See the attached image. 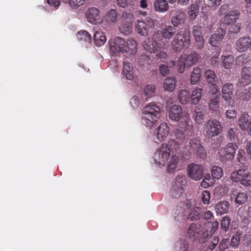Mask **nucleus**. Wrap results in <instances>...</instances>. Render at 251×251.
<instances>
[{
	"mask_svg": "<svg viewBox=\"0 0 251 251\" xmlns=\"http://www.w3.org/2000/svg\"><path fill=\"white\" fill-rule=\"evenodd\" d=\"M129 41L131 47L129 44L122 38L116 37L110 39L108 44L110 55L113 56H117L121 52H129L131 54H134L137 51V43L133 39Z\"/></svg>",
	"mask_w": 251,
	"mask_h": 251,
	"instance_id": "1",
	"label": "nucleus"
},
{
	"mask_svg": "<svg viewBox=\"0 0 251 251\" xmlns=\"http://www.w3.org/2000/svg\"><path fill=\"white\" fill-rule=\"evenodd\" d=\"M179 150L178 144L174 141L162 144L155 153V161L159 165L164 166L170 156L176 154Z\"/></svg>",
	"mask_w": 251,
	"mask_h": 251,
	"instance_id": "2",
	"label": "nucleus"
},
{
	"mask_svg": "<svg viewBox=\"0 0 251 251\" xmlns=\"http://www.w3.org/2000/svg\"><path fill=\"white\" fill-rule=\"evenodd\" d=\"M160 113V107L158 105L154 102L149 103L143 109V123L148 127H152L159 119Z\"/></svg>",
	"mask_w": 251,
	"mask_h": 251,
	"instance_id": "3",
	"label": "nucleus"
},
{
	"mask_svg": "<svg viewBox=\"0 0 251 251\" xmlns=\"http://www.w3.org/2000/svg\"><path fill=\"white\" fill-rule=\"evenodd\" d=\"M169 118L175 121L181 120L183 127L189 130H193V125L191 121L189 114L187 113H183L181 107L177 105H173L169 111Z\"/></svg>",
	"mask_w": 251,
	"mask_h": 251,
	"instance_id": "4",
	"label": "nucleus"
},
{
	"mask_svg": "<svg viewBox=\"0 0 251 251\" xmlns=\"http://www.w3.org/2000/svg\"><path fill=\"white\" fill-rule=\"evenodd\" d=\"M189 33L187 31H181L174 37L171 42V47L174 52L180 51L184 48H188L190 45Z\"/></svg>",
	"mask_w": 251,
	"mask_h": 251,
	"instance_id": "5",
	"label": "nucleus"
},
{
	"mask_svg": "<svg viewBox=\"0 0 251 251\" xmlns=\"http://www.w3.org/2000/svg\"><path fill=\"white\" fill-rule=\"evenodd\" d=\"M200 55L194 52L188 55L185 54H182L179 57L177 70L179 73H182L185 71L186 67H191L195 64L200 59Z\"/></svg>",
	"mask_w": 251,
	"mask_h": 251,
	"instance_id": "6",
	"label": "nucleus"
},
{
	"mask_svg": "<svg viewBox=\"0 0 251 251\" xmlns=\"http://www.w3.org/2000/svg\"><path fill=\"white\" fill-rule=\"evenodd\" d=\"M230 179L235 182H240L242 185L251 186V173L244 169H240L231 174Z\"/></svg>",
	"mask_w": 251,
	"mask_h": 251,
	"instance_id": "7",
	"label": "nucleus"
},
{
	"mask_svg": "<svg viewBox=\"0 0 251 251\" xmlns=\"http://www.w3.org/2000/svg\"><path fill=\"white\" fill-rule=\"evenodd\" d=\"M204 128L206 135L209 137L217 136L223 130L221 123L215 119L207 121L204 125Z\"/></svg>",
	"mask_w": 251,
	"mask_h": 251,
	"instance_id": "8",
	"label": "nucleus"
},
{
	"mask_svg": "<svg viewBox=\"0 0 251 251\" xmlns=\"http://www.w3.org/2000/svg\"><path fill=\"white\" fill-rule=\"evenodd\" d=\"M154 26V20L147 17L145 20H138L135 25V31L142 36H147Z\"/></svg>",
	"mask_w": 251,
	"mask_h": 251,
	"instance_id": "9",
	"label": "nucleus"
},
{
	"mask_svg": "<svg viewBox=\"0 0 251 251\" xmlns=\"http://www.w3.org/2000/svg\"><path fill=\"white\" fill-rule=\"evenodd\" d=\"M189 144L190 148L188 151L190 153L197 155L201 158L205 156L206 151L199 139L192 138L190 141Z\"/></svg>",
	"mask_w": 251,
	"mask_h": 251,
	"instance_id": "10",
	"label": "nucleus"
},
{
	"mask_svg": "<svg viewBox=\"0 0 251 251\" xmlns=\"http://www.w3.org/2000/svg\"><path fill=\"white\" fill-rule=\"evenodd\" d=\"M186 182L185 178L183 176H177L176 178L175 184L171 189L170 195L173 198L179 197L183 192L184 187Z\"/></svg>",
	"mask_w": 251,
	"mask_h": 251,
	"instance_id": "11",
	"label": "nucleus"
},
{
	"mask_svg": "<svg viewBox=\"0 0 251 251\" xmlns=\"http://www.w3.org/2000/svg\"><path fill=\"white\" fill-rule=\"evenodd\" d=\"M203 170L202 166L195 163H191L187 167L189 176L195 180H200L202 177Z\"/></svg>",
	"mask_w": 251,
	"mask_h": 251,
	"instance_id": "12",
	"label": "nucleus"
},
{
	"mask_svg": "<svg viewBox=\"0 0 251 251\" xmlns=\"http://www.w3.org/2000/svg\"><path fill=\"white\" fill-rule=\"evenodd\" d=\"M86 17L87 21L92 24H100L102 21L100 10L95 7H90L87 10Z\"/></svg>",
	"mask_w": 251,
	"mask_h": 251,
	"instance_id": "13",
	"label": "nucleus"
},
{
	"mask_svg": "<svg viewBox=\"0 0 251 251\" xmlns=\"http://www.w3.org/2000/svg\"><path fill=\"white\" fill-rule=\"evenodd\" d=\"M237 149V146L236 144L229 143L225 148L221 149L220 155L226 160H231L234 157L235 150Z\"/></svg>",
	"mask_w": 251,
	"mask_h": 251,
	"instance_id": "14",
	"label": "nucleus"
},
{
	"mask_svg": "<svg viewBox=\"0 0 251 251\" xmlns=\"http://www.w3.org/2000/svg\"><path fill=\"white\" fill-rule=\"evenodd\" d=\"M202 27L196 25L193 27L192 34L196 41V45L198 49H202L204 45L203 36L202 35Z\"/></svg>",
	"mask_w": 251,
	"mask_h": 251,
	"instance_id": "15",
	"label": "nucleus"
},
{
	"mask_svg": "<svg viewBox=\"0 0 251 251\" xmlns=\"http://www.w3.org/2000/svg\"><path fill=\"white\" fill-rule=\"evenodd\" d=\"M143 47L145 50L150 53H154L158 49H161L160 44L156 40V36L153 35L152 38H148L143 42Z\"/></svg>",
	"mask_w": 251,
	"mask_h": 251,
	"instance_id": "16",
	"label": "nucleus"
},
{
	"mask_svg": "<svg viewBox=\"0 0 251 251\" xmlns=\"http://www.w3.org/2000/svg\"><path fill=\"white\" fill-rule=\"evenodd\" d=\"M234 87L233 85L230 83H226L222 87V98L225 100H230L233 96ZM229 105L233 106V101H229Z\"/></svg>",
	"mask_w": 251,
	"mask_h": 251,
	"instance_id": "17",
	"label": "nucleus"
},
{
	"mask_svg": "<svg viewBox=\"0 0 251 251\" xmlns=\"http://www.w3.org/2000/svg\"><path fill=\"white\" fill-rule=\"evenodd\" d=\"M170 129L167 124L165 123H161L158 127L156 130V133L155 134V138L159 142H163L168 136Z\"/></svg>",
	"mask_w": 251,
	"mask_h": 251,
	"instance_id": "18",
	"label": "nucleus"
},
{
	"mask_svg": "<svg viewBox=\"0 0 251 251\" xmlns=\"http://www.w3.org/2000/svg\"><path fill=\"white\" fill-rule=\"evenodd\" d=\"M226 34L225 30L222 28H218L215 33L210 37L209 44L213 47H217L223 39Z\"/></svg>",
	"mask_w": 251,
	"mask_h": 251,
	"instance_id": "19",
	"label": "nucleus"
},
{
	"mask_svg": "<svg viewBox=\"0 0 251 251\" xmlns=\"http://www.w3.org/2000/svg\"><path fill=\"white\" fill-rule=\"evenodd\" d=\"M237 124L242 130H246L251 125V119L249 114L246 112L242 113L239 117Z\"/></svg>",
	"mask_w": 251,
	"mask_h": 251,
	"instance_id": "20",
	"label": "nucleus"
},
{
	"mask_svg": "<svg viewBox=\"0 0 251 251\" xmlns=\"http://www.w3.org/2000/svg\"><path fill=\"white\" fill-rule=\"evenodd\" d=\"M249 39L248 36L239 38L235 43V49L240 52H244L249 50Z\"/></svg>",
	"mask_w": 251,
	"mask_h": 251,
	"instance_id": "21",
	"label": "nucleus"
},
{
	"mask_svg": "<svg viewBox=\"0 0 251 251\" xmlns=\"http://www.w3.org/2000/svg\"><path fill=\"white\" fill-rule=\"evenodd\" d=\"M206 111L205 106L199 105L196 106L192 113V117L198 124L202 123Z\"/></svg>",
	"mask_w": 251,
	"mask_h": 251,
	"instance_id": "22",
	"label": "nucleus"
},
{
	"mask_svg": "<svg viewBox=\"0 0 251 251\" xmlns=\"http://www.w3.org/2000/svg\"><path fill=\"white\" fill-rule=\"evenodd\" d=\"M185 14L184 12L181 10L177 9L175 12V15L171 18V23L173 26H177V25L182 24L185 19Z\"/></svg>",
	"mask_w": 251,
	"mask_h": 251,
	"instance_id": "23",
	"label": "nucleus"
},
{
	"mask_svg": "<svg viewBox=\"0 0 251 251\" xmlns=\"http://www.w3.org/2000/svg\"><path fill=\"white\" fill-rule=\"evenodd\" d=\"M153 7L155 11L164 13L168 10L169 5L166 0H155L153 2Z\"/></svg>",
	"mask_w": 251,
	"mask_h": 251,
	"instance_id": "24",
	"label": "nucleus"
},
{
	"mask_svg": "<svg viewBox=\"0 0 251 251\" xmlns=\"http://www.w3.org/2000/svg\"><path fill=\"white\" fill-rule=\"evenodd\" d=\"M201 232V226L200 224L192 223L188 228V235L193 240L198 237Z\"/></svg>",
	"mask_w": 251,
	"mask_h": 251,
	"instance_id": "25",
	"label": "nucleus"
},
{
	"mask_svg": "<svg viewBox=\"0 0 251 251\" xmlns=\"http://www.w3.org/2000/svg\"><path fill=\"white\" fill-rule=\"evenodd\" d=\"M240 12L237 10L230 11L223 19V23L230 25L234 23L240 16Z\"/></svg>",
	"mask_w": 251,
	"mask_h": 251,
	"instance_id": "26",
	"label": "nucleus"
},
{
	"mask_svg": "<svg viewBox=\"0 0 251 251\" xmlns=\"http://www.w3.org/2000/svg\"><path fill=\"white\" fill-rule=\"evenodd\" d=\"M123 74L128 80L134 78L133 68L131 63L126 61L123 62Z\"/></svg>",
	"mask_w": 251,
	"mask_h": 251,
	"instance_id": "27",
	"label": "nucleus"
},
{
	"mask_svg": "<svg viewBox=\"0 0 251 251\" xmlns=\"http://www.w3.org/2000/svg\"><path fill=\"white\" fill-rule=\"evenodd\" d=\"M229 206L230 204L227 201L218 202L215 207L217 214L222 215L227 213L229 210Z\"/></svg>",
	"mask_w": 251,
	"mask_h": 251,
	"instance_id": "28",
	"label": "nucleus"
},
{
	"mask_svg": "<svg viewBox=\"0 0 251 251\" xmlns=\"http://www.w3.org/2000/svg\"><path fill=\"white\" fill-rule=\"evenodd\" d=\"M246 69H242L241 77L238 80L239 83L242 86H246L251 83V73L246 71Z\"/></svg>",
	"mask_w": 251,
	"mask_h": 251,
	"instance_id": "29",
	"label": "nucleus"
},
{
	"mask_svg": "<svg viewBox=\"0 0 251 251\" xmlns=\"http://www.w3.org/2000/svg\"><path fill=\"white\" fill-rule=\"evenodd\" d=\"M236 196L235 201L236 203L241 204L245 203L248 200V196L246 193L244 192H239L238 193L236 191L232 192L230 198L233 199Z\"/></svg>",
	"mask_w": 251,
	"mask_h": 251,
	"instance_id": "30",
	"label": "nucleus"
},
{
	"mask_svg": "<svg viewBox=\"0 0 251 251\" xmlns=\"http://www.w3.org/2000/svg\"><path fill=\"white\" fill-rule=\"evenodd\" d=\"M176 33V28L172 25H167L161 30L162 37L167 39H171Z\"/></svg>",
	"mask_w": 251,
	"mask_h": 251,
	"instance_id": "31",
	"label": "nucleus"
},
{
	"mask_svg": "<svg viewBox=\"0 0 251 251\" xmlns=\"http://www.w3.org/2000/svg\"><path fill=\"white\" fill-rule=\"evenodd\" d=\"M94 40L95 45L100 47L105 43L106 38L102 31H97L94 35Z\"/></svg>",
	"mask_w": 251,
	"mask_h": 251,
	"instance_id": "32",
	"label": "nucleus"
},
{
	"mask_svg": "<svg viewBox=\"0 0 251 251\" xmlns=\"http://www.w3.org/2000/svg\"><path fill=\"white\" fill-rule=\"evenodd\" d=\"M176 80L174 77L166 78L163 84V88L165 91L172 92L175 88Z\"/></svg>",
	"mask_w": 251,
	"mask_h": 251,
	"instance_id": "33",
	"label": "nucleus"
},
{
	"mask_svg": "<svg viewBox=\"0 0 251 251\" xmlns=\"http://www.w3.org/2000/svg\"><path fill=\"white\" fill-rule=\"evenodd\" d=\"M208 229H206V232L203 233V235L206 237L211 236L217 230L219 226V223L217 221L213 222L208 223Z\"/></svg>",
	"mask_w": 251,
	"mask_h": 251,
	"instance_id": "34",
	"label": "nucleus"
},
{
	"mask_svg": "<svg viewBox=\"0 0 251 251\" xmlns=\"http://www.w3.org/2000/svg\"><path fill=\"white\" fill-rule=\"evenodd\" d=\"M202 89L200 88H196L190 96L191 103L193 104H197L201 97Z\"/></svg>",
	"mask_w": 251,
	"mask_h": 251,
	"instance_id": "35",
	"label": "nucleus"
},
{
	"mask_svg": "<svg viewBox=\"0 0 251 251\" xmlns=\"http://www.w3.org/2000/svg\"><path fill=\"white\" fill-rule=\"evenodd\" d=\"M222 59L223 60V66L225 69H230L231 68L233 62L234 57L232 55L226 56L222 55Z\"/></svg>",
	"mask_w": 251,
	"mask_h": 251,
	"instance_id": "36",
	"label": "nucleus"
},
{
	"mask_svg": "<svg viewBox=\"0 0 251 251\" xmlns=\"http://www.w3.org/2000/svg\"><path fill=\"white\" fill-rule=\"evenodd\" d=\"M199 11V6L197 3H192L189 7L188 15L190 20L195 19Z\"/></svg>",
	"mask_w": 251,
	"mask_h": 251,
	"instance_id": "37",
	"label": "nucleus"
},
{
	"mask_svg": "<svg viewBox=\"0 0 251 251\" xmlns=\"http://www.w3.org/2000/svg\"><path fill=\"white\" fill-rule=\"evenodd\" d=\"M190 94L186 90H181L178 92V98L182 104H186L190 100Z\"/></svg>",
	"mask_w": 251,
	"mask_h": 251,
	"instance_id": "38",
	"label": "nucleus"
},
{
	"mask_svg": "<svg viewBox=\"0 0 251 251\" xmlns=\"http://www.w3.org/2000/svg\"><path fill=\"white\" fill-rule=\"evenodd\" d=\"M201 74V69L200 68H194L191 73L190 81L192 84H196L200 80Z\"/></svg>",
	"mask_w": 251,
	"mask_h": 251,
	"instance_id": "39",
	"label": "nucleus"
},
{
	"mask_svg": "<svg viewBox=\"0 0 251 251\" xmlns=\"http://www.w3.org/2000/svg\"><path fill=\"white\" fill-rule=\"evenodd\" d=\"M77 39L79 40L84 41L90 43L92 40L91 35L85 30H81L77 32L76 34Z\"/></svg>",
	"mask_w": 251,
	"mask_h": 251,
	"instance_id": "40",
	"label": "nucleus"
},
{
	"mask_svg": "<svg viewBox=\"0 0 251 251\" xmlns=\"http://www.w3.org/2000/svg\"><path fill=\"white\" fill-rule=\"evenodd\" d=\"M118 14L115 9H111L105 16V19L108 22L116 23L117 21Z\"/></svg>",
	"mask_w": 251,
	"mask_h": 251,
	"instance_id": "41",
	"label": "nucleus"
},
{
	"mask_svg": "<svg viewBox=\"0 0 251 251\" xmlns=\"http://www.w3.org/2000/svg\"><path fill=\"white\" fill-rule=\"evenodd\" d=\"M220 98L218 96H214L212 98L208 103L209 108L210 110L215 111L218 110L219 106Z\"/></svg>",
	"mask_w": 251,
	"mask_h": 251,
	"instance_id": "42",
	"label": "nucleus"
},
{
	"mask_svg": "<svg viewBox=\"0 0 251 251\" xmlns=\"http://www.w3.org/2000/svg\"><path fill=\"white\" fill-rule=\"evenodd\" d=\"M205 77L209 84H213L217 80V77L214 71L208 70L205 72Z\"/></svg>",
	"mask_w": 251,
	"mask_h": 251,
	"instance_id": "43",
	"label": "nucleus"
},
{
	"mask_svg": "<svg viewBox=\"0 0 251 251\" xmlns=\"http://www.w3.org/2000/svg\"><path fill=\"white\" fill-rule=\"evenodd\" d=\"M178 160V158L176 154H174L172 156L168 165V171L169 173H172L176 168Z\"/></svg>",
	"mask_w": 251,
	"mask_h": 251,
	"instance_id": "44",
	"label": "nucleus"
},
{
	"mask_svg": "<svg viewBox=\"0 0 251 251\" xmlns=\"http://www.w3.org/2000/svg\"><path fill=\"white\" fill-rule=\"evenodd\" d=\"M176 139L170 140V141H174L177 144H178L179 149L180 148V145L182 144L184 140L185 136L183 132L179 130H177L175 132Z\"/></svg>",
	"mask_w": 251,
	"mask_h": 251,
	"instance_id": "45",
	"label": "nucleus"
},
{
	"mask_svg": "<svg viewBox=\"0 0 251 251\" xmlns=\"http://www.w3.org/2000/svg\"><path fill=\"white\" fill-rule=\"evenodd\" d=\"M120 31L125 35L129 34L132 30V25L130 23H126L123 22L119 26Z\"/></svg>",
	"mask_w": 251,
	"mask_h": 251,
	"instance_id": "46",
	"label": "nucleus"
},
{
	"mask_svg": "<svg viewBox=\"0 0 251 251\" xmlns=\"http://www.w3.org/2000/svg\"><path fill=\"white\" fill-rule=\"evenodd\" d=\"M211 172L212 177L217 179L220 178L223 175L222 169L217 166H213Z\"/></svg>",
	"mask_w": 251,
	"mask_h": 251,
	"instance_id": "47",
	"label": "nucleus"
},
{
	"mask_svg": "<svg viewBox=\"0 0 251 251\" xmlns=\"http://www.w3.org/2000/svg\"><path fill=\"white\" fill-rule=\"evenodd\" d=\"M200 218V208L198 207H194L188 215V219L191 221L197 220Z\"/></svg>",
	"mask_w": 251,
	"mask_h": 251,
	"instance_id": "48",
	"label": "nucleus"
},
{
	"mask_svg": "<svg viewBox=\"0 0 251 251\" xmlns=\"http://www.w3.org/2000/svg\"><path fill=\"white\" fill-rule=\"evenodd\" d=\"M138 63L141 67L147 66L150 64L151 59L148 55L142 54L139 58Z\"/></svg>",
	"mask_w": 251,
	"mask_h": 251,
	"instance_id": "49",
	"label": "nucleus"
},
{
	"mask_svg": "<svg viewBox=\"0 0 251 251\" xmlns=\"http://www.w3.org/2000/svg\"><path fill=\"white\" fill-rule=\"evenodd\" d=\"M241 233L239 231H236L235 234H234L231 238L230 245L234 248H237L240 240Z\"/></svg>",
	"mask_w": 251,
	"mask_h": 251,
	"instance_id": "50",
	"label": "nucleus"
},
{
	"mask_svg": "<svg viewBox=\"0 0 251 251\" xmlns=\"http://www.w3.org/2000/svg\"><path fill=\"white\" fill-rule=\"evenodd\" d=\"M226 117L230 121H234L237 115L236 111L234 108L227 109L225 113Z\"/></svg>",
	"mask_w": 251,
	"mask_h": 251,
	"instance_id": "51",
	"label": "nucleus"
},
{
	"mask_svg": "<svg viewBox=\"0 0 251 251\" xmlns=\"http://www.w3.org/2000/svg\"><path fill=\"white\" fill-rule=\"evenodd\" d=\"M230 224V219L227 216L223 218L221 221V227L225 231H226Z\"/></svg>",
	"mask_w": 251,
	"mask_h": 251,
	"instance_id": "52",
	"label": "nucleus"
},
{
	"mask_svg": "<svg viewBox=\"0 0 251 251\" xmlns=\"http://www.w3.org/2000/svg\"><path fill=\"white\" fill-rule=\"evenodd\" d=\"M155 87L152 85H148L145 88L144 93L147 97H151L154 95Z\"/></svg>",
	"mask_w": 251,
	"mask_h": 251,
	"instance_id": "53",
	"label": "nucleus"
},
{
	"mask_svg": "<svg viewBox=\"0 0 251 251\" xmlns=\"http://www.w3.org/2000/svg\"><path fill=\"white\" fill-rule=\"evenodd\" d=\"M210 198V192L208 191H204L201 195V201L202 203L205 204H208Z\"/></svg>",
	"mask_w": 251,
	"mask_h": 251,
	"instance_id": "54",
	"label": "nucleus"
},
{
	"mask_svg": "<svg viewBox=\"0 0 251 251\" xmlns=\"http://www.w3.org/2000/svg\"><path fill=\"white\" fill-rule=\"evenodd\" d=\"M69 3L72 7H78L82 5L85 0H68Z\"/></svg>",
	"mask_w": 251,
	"mask_h": 251,
	"instance_id": "55",
	"label": "nucleus"
},
{
	"mask_svg": "<svg viewBox=\"0 0 251 251\" xmlns=\"http://www.w3.org/2000/svg\"><path fill=\"white\" fill-rule=\"evenodd\" d=\"M241 24H236L233 25H232L230 26L228 30V33H238L240 32L241 30Z\"/></svg>",
	"mask_w": 251,
	"mask_h": 251,
	"instance_id": "56",
	"label": "nucleus"
},
{
	"mask_svg": "<svg viewBox=\"0 0 251 251\" xmlns=\"http://www.w3.org/2000/svg\"><path fill=\"white\" fill-rule=\"evenodd\" d=\"M123 22L126 23L132 24L133 21V16L131 14L124 12L122 13Z\"/></svg>",
	"mask_w": 251,
	"mask_h": 251,
	"instance_id": "57",
	"label": "nucleus"
},
{
	"mask_svg": "<svg viewBox=\"0 0 251 251\" xmlns=\"http://www.w3.org/2000/svg\"><path fill=\"white\" fill-rule=\"evenodd\" d=\"M229 241L227 239H223L219 243V248L220 251H224L228 248Z\"/></svg>",
	"mask_w": 251,
	"mask_h": 251,
	"instance_id": "58",
	"label": "nucleus"
},
{
	"mask_svg": "<svg viewBox=\"0 0 251 251\" xmlns=\"http://www.w3.org/2000/svg\"><path fill=\"white\" fill-rule=\"evenodd\" d=\"M160 74L163 76H166L169 72L168 66L164 64H161L159 66Z\"/></svg>",
	"mask_w": 251,
	"mask_h": 251,
	"instance_id": "59",
	"label": "nucleus"
},
{
	"mask_svg": "<svg viewBox=\"0 0 251 251\" xmlns=\"http://www.w3.org/2000/svg\"><path fill=\"white\" fill-rule=\"evenodd\" d=\"M236 130L233 128H230L228 129L227 134L228 137L230 141L234 140L237 138V136L236 134Z\"/></svg>",
	"mask_w": 251,
	"mask_h": 251,
	"instance_id": "60",
	"label": "nucleus"
},
{
	"mask_svg": "<svg viewBox=\"0 0 251 251\" xmlns=\"http://www.w3.org/2000/svg\"><path fill=\"white\" fill-rule=\"evenodd\" d=\"M214 179H209L208 181L204 178L201 183V185L203 188H207L212 186L214 183Z\"/></svg>",
	"mask_w": 251,
	"mask_h": 251,
	"instance_id": "61",
	"label": "nucleus"
},
{
	"mask_svg": "<svg viewBox=\"0 0 251 251\" xmlns=\"http://www.w3.org/2000/svg\"><path fill=\"white\" fill-rule=\"evenodd\" d=\"M130 102L133 108L137 107L139 105V101L138 96H133L131 99Z\"/></svg>",
	"mask_w": 251,
	"mask_h": 251,
	"instance_id": "62",
	"label": "nucleus"
},
{
	"mask_svg": "<svg viewBox=\"0 0 251 251\" xmlns=\"http://www.w3.org/2000/svg\"><path fill=\"white\" fill-rule=\"evenodd\" d=\"M217 190L222 196H224L228 192V188L226 186L221 185L217 188Z\"/></svg>",
	"mask_w": 251,
	"mask_h": 251,
	"instance_id": "63",
	"label": "nucleus"
},
{
	"mask_svg": "<svg viewBox=\"0 0 251 251\" xmlns=\"http://www.w3.org/2000/svg\"><path fill=\"white\" fill-rule=\"evenodd\" d=\"M47 2L50 5L54 7H58L60 4L58 0H47Z\"/></svg>",
	"mask_w": 251,
	"mask_h": 251,
	"instance_id": "64",
	"label": "nucleus"
}]
</instances>
